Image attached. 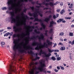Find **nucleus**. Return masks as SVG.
Listing matches in <instances>:
<instances>
[{
    "label": "nucleus",
    "instance_id": "nucleus-1",
    "mask_svg": "<svg viewBox=\"0 0 74 74\" xmlns=\"http://www.w3.org/2000/svg\"><path fill=\"white\" fill-rule=\"evenodd\" d=\"M13 56L12 61H11L12 64L10 65V67L8 70L9 73L8 74H12V72H15V70L14 69H15V67L12 65V64L14 63H16V61L15 60L16 54L14 53L13 54Z\"/></svg>",
    "mask_w": 74,
    "mask_h": 74
},
{
    "label": "nucleus",
    "instance_id": "nucleus-2",
    "mask_svg": "<svg viewBox=\"0 0 74 74\" xmlns=\"http://www.w3.org/2000/svg\"><path fill=\"white\" fill-rule=\"evenodd\" d=\"M19 39H18L14 41V45L13 47V49L14 50V51H15L16 49H19L18 50L20 52H21V53L26 52L25 50H21V49H22V47L19 46V45H21V44H18V42H19Z\"/></svg>",
    "mask_w": 74,
    "mask_h": 74
},
{
    "label": "nucleus",
    "instance_id": "nucleus-3",
    "mask_svg": "<svg viewBox=\"0 0 74 74\" xmlns=\"http://www.w3.org/2000/svg\"><path fill=\"white\" fill-rule=\"evenodd\" d=\"M38 38V39L40 40H44V36L43 35V34H41L40 35V37L38 36H33L30 38L29 36H28L26 38L27 39V41L26 42V44H29V41H30L29 40H33L34 39H36L37 38Z\"/></svg>",
    "mask_w": 74,
    "mask_h": 74
},
{
    "label": "nucleus",
    "instance_id": "nucleus-4",
    "mask_svg": "<svg viewBox=\"0 0 74 74\" xmlns=\"http://www.w3.org/2000/svg\"><path fill=\"white\" fill-rule=\"evenodd\" d=\"M39 10V8H38V9H36V12H35L33 14H32L31 12H29L28 13V14L30 16H34V18H36V17H38V13H39L38 15H40V16L41 17H42V14H41L40 13V12L39 11H37L38 10Z\"/></svg>",
    "mask_w": 74,
    "mask_h": 74
},
{
    "label": "nucleus",
    "instance_id": "nucleus-5",
    "mask_svg": "<svg viewBox=\"0 0 74 74\" xmlns=\"http://www.w3.org/2000/svg\"><path fill=\"white\" fill-rule=\"evenodd\" d=\"M48 48V45L47 44H46V43L45 42L44 43V45H42L41 43H39V45H37L36 47L35 48V50H37L38 51H39L40 49H41L42 48Z\"/></svg>",
    "mask_w": 74,
    "mask_h": 74
},
{
    "label": "nucleus",
    "instance_id": "nucleus-6",
    "mask_svg": "<svg viewBox=\"0 0 74 74\" xmlns=\"http://www.w3.org/2000/svg\"><path fill=\"white\" fill-rule=\"evenodd\" d=\"M25 16L26 17L24 18V21L23 23V25L25 26V27H28V28H29L30 29H31V28H32V29H35V27L34 26H30V25H26V19H28V16Z\"/></svg>",
    "mask_w": 74,
    "mask_h": 74
},
{
    "label": "nucleus",
    "instance_id": "nucleus-7",
    "mask_svg": "<svg viewBox=\"0 0 74 74\" xmlns=\"http://www.w3.org/2000/svg\"><path fill=\"white\" fill-rule=\"evenodd\" d=\"M9 14H10L11 15V23H12L13 22L15 23L16 22V20L15 18H14V17L15 16V12L14 11H11L9 13Z\"/></svg>",
    "mask_w": 74,
    "mask_h": 74
},
{
    "label": "nucleus",
    "instance_id": "nucleus-8",
    "mask_svg": "<svg viewBox=\"0 0 74 74\" xmlns=\"http://www.w3.org/2000/svg\"><path fill=\"white\" fill-rule=\"evenodd\" d=\"M35 21L40 22L41 24V26L42 27L43 29H45V27H46V26H45V25L44 24V23L43 22H42V20H41V19H39L38 18H35V19L34 20V22H35Z\"/></svg>",
    "mask_w": 74,
    "mask_h": 74
},
{
    "label": "nucleus",
    "instance_id": "nucleus-9",
    "mask_svg": "<svg viewBox=\"0 0 74 74\" xmlns=\"http://www.w3.org/2000/svg\"><path fill=\"white\" fill-rule=\"evenodd\" d=\"M41 54H44V55H45V56L44 57H49L50 56H51V54L50 53H48V54H47V53H46L42 51V50H41L40 51L39 55H41Z\"/></svg>",
    "mask_w": 74,
    "mask_h": 74
},
{
    "label": "nucleus",
    "instance_id": "nucleus-10",
    "mask_svg": "<svg viewBox=\"0 0 74 74\" xmlns=\"http://www.w3.org/2000/svg\"><path fill=\"white\" fill-rule=\"evenodd\" d=\"M40 64H41V68H38V69L39 70L40 72H42V71H43L44 70L43 69V67H45V65L44 64H42V62H40Z\"/></svg>",
    "mask_w": 74,
    "mask_h": 74
},
{
    "label": "nucleus",
    "instance_id": "nucleus-11",
    "mask_svg": "<svg viewBox=\"0 0 74 74\" xmlns=\"http://www.w3.org/2000/svg\"><path fill=\"white\" fill-rule=\"evenodd\" d=\"M13 31L15 33L19 32L20 31H21V30H22V28H20L18 29H16V26H14L13 27Z\"/></svg>",
    "mask_w": 74,
    "mask_h": 74
},
{
    "label": "nucleus",
    "instance_id": "nucleus-12",
    "mask_svg": "<svg viewBox=\"0 0 74 74\" xmlns=\"http://www.w3.org/2000/svg\"><path fill=\"white\" fill-rule=\"evenodd\" d=\"M51 18H52V15H50L49 16L48 18H46L44 21L45 22H46L47 23H48V22L49 21V20H50V19H51Z\"/></svg>",
    "mask_w": 74,
    "mask_h": 74
},
{
    "label": "nucleus",
    "instance_id": "nucleus-13",
    "mask_svg": "<svg viewBox=\"0 0 74 74\" xmlns=\"http://www.w3.org/2000/svg\"><path fill=\"white\" fill-rule=\"evenodd\" d=\"M47 49L48 50V51H49V52H50V53H51V52H59V50H56L55 49L53 50V49H49V48H48Z\"/></svg>",
    "mask_w": 74,
    "mask_h": 74
},
{
    "label": "nucleus",
    "instance_id": "nucleus-14",
    "mask_svg": "<svg viewBox=\"0 0 74 74\" xmlns=\"http://www.w3.org/2000/svg\"><path fill=\"white\" fill-rule=\"evenodd\" d=\"M32 46H37V45H40V43L34 41L32 42Z\"/></svg>",
    "mask_w": 74,
    "mask_h": 74
},
{
    "label": "nucleus",
    "instance_id": "nucleus-15",
    "mask_svg": "<svg viewBox=\"0 0 74 74\" xmlns=\"http://www.w3.org/2000/svg\"><path fill=\"white\" fill-rule=\"evenodd\" d=\"M56 23L54 22L53 21H52L50 22V25L49 27H53V25H56Z\"/></svg>",
    "mask_w": 74,
    "mask_h": 74
},
{
    "label": "nucleus",
    "instance_id": "nucleus-16",
    "mask_svg": "<svg viewBox=\"0 0 74 74\" xmlns=\"http://www.w3.org/2000/svg\"><path fill=\"white\" fill-rule=\"evenodd\" d=\"M45 1L43 2L42 4H44V5H46V6L48 5H53V4H52V2H50L49 3H45Z\"/></svg>",
    "mask_w": 74,
    "mask_h": 74
},
{
    "label": "nucleus",
    "instance_id": "nucleus-17",
    "mask_svg": "<svg viewBox=\"0 0 74 74\" xmlns=\"http://www.w3.org/2000/svg\"><path fill=\"white\" fill-rule=\"evenodd\" d=\"M14 1H15V0H10L9 1H8V4L9 5L11 4H12V3H13V2H14Z\"/></svg>",
    "mask_w": 74,
    "mask_h": 74
},
{
    "label": "nucleus",
    "instance_id": "nucleus-18",
    "mask_svg": "<svg viewBox=\"0 0 74 74\" xmlns=\"http://www.w3.org/2000/svg\"><path fill=\"white\" fill-rule=\"evenodd\" d=\"M24 49L25 50H27V49H33V47H31L30 46H28L27 47H24Z\"/></svg>",
    "mask_w": 74,
    "mask_h": 74
},
{
    "label": "nucleus",
    "instance_id": "nucleus-19",
    "mask_svg": "<svg viewBox=\"0 0 74 74\" xmlns=\"http://www.w3.org/2000/svg\"><path fill=\"white\" fill-rule=\"evenodd\" d=\"M22 34H14L13 36V37L14 38H15V37H20Z\"/></svg>",
    "mask_w": 74,
    "mask_h": 74
},
{
    "label": "nucleus",
    "instance_id": "nucleus-20",
    "mask_svg": "<svg viewBox=\"0 0 74 74\" xmlns=\"http://www.w3.org/2000/svg\"><path fill=\"white\" fill-rule=\"evenodd\" d=\"M32 31H33V29H29L28 31V33L25 34V36H26V35L29 36V35H30V33H29V32H32Z\"/></svg>",
    "mask_w": 74,
    "mask_h": 74
},
{
    "label": "nucleus",
    "instance_id": "nucleus-21",
    "mask_svg": "<svg viewBox=\"0 0 74 74\" xmlns=\"http://www.w3.org/2000/svg\"><path fill=\"white\" fill-rule=\"evenodd\" d=\"M36 4L37 5H39L40 6H38L36 5V8H40V7H42V6H41V5H42V3H36Z\"/></svg>",
    "mask_w": 74,
    "mask_h": 74
},
{
    "label": "nucleus",
    "instance_id": "nucleus-22",
    "mask_svg": "<svg viewBox=\"0 0 74 74\" xmlns=\"http://www.w3.org/2000/svg\"><path fill=\"white\" fill-rule=\"evenodd\" d=\"M64 20V19L63 18H62V19L60 18L57 21V22L58 23H60V22H61L62 21H63Z\"/></svg>",
    "mask_w": 74,
    "mask_h": 74
},
{
    "label": "nucleus",
    "instance_id": "nucleus-23",
    "mask_svg": "<svg viewBox=\"0 0 74 74\" xmlns=\"http://www.w3.org/2000/svg\"><path fill=\"white\" fill-rule=\"evenodd\" d=\"M47 43H48V45H51L52 44V42H50V41L48 40H47Z\"/></svg>",
    "mask_w": 74,
    "mask_h": 74
},
{
    "label": "nucleus",
    "instance_id": "nucleus-24",
    "mask_svg": "<svg viewBox=\"0 0 74 74\" xmlns=\"http://www.w3.org/2000/svg\"><path fill=\"white\" fill-rule=\"evenodd\" d=\"M64 13H65V11L64 9H63L61 10V12H60V14L62 15H63Z\"/></svg>",
    "mask_w": 74,
    "mask_h": 74
},
{
    "label": "nucleus",
    "instance_id": "nucleus-25",
    "mask_svg": "<svg viewBox=\"0 0 74 74\" xmlns=\"http://www.w3.org/2000/svg\"><path fill=\"white\" fill-rule=\"evenodd\" d=\"M5 45V42H1V46L2 48H3L4 46L3 45Z\"/></svg>",
    "mask_w": 74,
    "mask_h": 74
},
{
    "label": "nucleus",
    "instance_id": "nucleus-26",
    "mask_svg": "<svg viewBox=\"0 0 74 74\" xmlns=\"http://www.w3.org/2000/svg\"><path fill=\"white\" fill-rule=\"evenodd\" d=\"M34 32L36 33H37V34H40V32L39 31H37V30L35 29L34 30Z\"/></svg>",
    "mask_w": 74,
    "mask_h": 74
},
{
    "label": "nucleus",
    "instance_id": "nucleus-27",
    "mask_svg": "<svg viewBox=\"0 0 74 74\" xmlns=\"http://www.w3.org/2000/svg\"><path fill=\"white\" fill-rule=\"evenodd\" d=\"M8 9L9 10H13V9H14V6H12L10 7H9L8 8Z\"/></svg>",
    "mask_w": 74,
    "mask_h": 74
},
{
    "label": "nucleus",
    "instance_id": "nucleus-28",
    "mask_svg": "<svg viewBox=\"0 0 74 74\" xmlns=\"http://www.w3.org/2000/svg\"><path fill=\"white\" fill-rule=\"evenodd\" d=\"M40 57H38V56H36L35 58L34 59V60H37V59L38 60H39L40 59Z\"/></svg>",
    "mask_w": 74,
    "mask_h": 74
},
{
    "label": "nucleus",
    "instance_id": "nucleus-29",
    "mask_svg": "<svg viewBox=\"0 0 74 74\" xmlns=\"http://www.w3.org/2000/svg\"><path fill=\"white\" fill-rule=\"evenodd\" d=\"M10 34L9 32H8L4 35V36L5 37V36H8L10 35Z\"/></svg>",
    "mask_w": 74,
    "mask_h": 74
},
{
    "label": "nucleus",
    "instance_id": "nucleus-30",
    "mask_svg": "<svg viewBox=\"0 0 74 74\" xmlns=\"http://www.w3.org/2000/svg\"><path fill=\"white\" fill-rule=\"evenodd\" d=\"M20 2H23L24 3V2H27L28 1V0H20Z\"/></svg>",
    "mask_w": 74,
    "mask_h": 74
},
{
    "label": "nucleus",
    "instance_id": "nucleus-31",
    "mask_svg": "<svg viewBox=\"0 0 74 74\" xmlns=\"http://www.w3.org/2000/svg\"><path fill=\"white\" fill-rule=\"evenodd\" d=\"M61 50H62V51H64V50H65L66 49V48L64 47H62L60 48Z\"/></svg>",
    "mask_w": 74,
    "mask_h": 74
},
{
    "label": "nucleus",
    "instance_id": "nucleus-32",
    "mask_svg": "<svg viewBox=\"0 0 74 74\" xmlns=\"http://www.w3.org/2000/svg\"><path fill=\"white\" fill-rule=\"evenodd\" d=\"M58 2H56L54 4L52 3L53 5H50V6H53V5H57L58 4Z\"/></svg>",
    "mask_w": 74,
    "mask_h": 74
},
{
    "label": "nucleus",
    "instance_id": "nucleus-33",
    "mask_svg": "<svg viewBox=\"0 0 74 74\" xmlns=\"http://www.w3.org/2000/svg\"><path fill=\"white\" fill-rule=\"evenodd\" d=\"M51 59L55 61V60H56V58H55V57H53V56L51 58Z\"/></svg>",
    "mask_w": 74,
    "mask_h": 74
},
{
    "label": "nucleus",
    "instance_id": "nucleus-34",
    "mask_svg": "<svg viewBox=\"0 0 74 74\" xmlns=\"http://www.w3.org/2000/svg\"><path fill=\"white\" fill-rule=\"evenodd\" d=\"M30 8L32 9V10L33 11H34V6L32 7H30Z\"/></svg>",
    "mask_w": 74,
    "mask_h": 74
},
{
    "label": "nucleus",
    "instance_id": "nucleus-35",
    "mask_svg": "<svg viewBox=\"0 0 74 74\" xmlns=\"http://www.w3.org/2000/svg\"><path fill=\"white\" fill-rule=\"evenodd\" d=\"M52 32H53V29L51 28L50 29V31L49 32V33H52Z\"/></svg>",
    "mask_w": 74,
    "mask_h": 74
},
{
    "label": "nucleus",
    "instance_id": "nucleus-36",
    "mask_svg": "<svg viewBox=\"0 0 74 74\" xmlns=\"http://www.w3.org/2000/svg\"><path fill=\"white\" fill-rule=\"evenodd\" d=\"M69 36H73V33L71 32L69 33Z\"/></svg>",
    "mask_w": 74,
    "mask_h": 74
},
{
    "label": "nucleus",
    "instance_id": "nucleus-37",
    "mask_svg": "<svg viewBox=\"0 0 74 74\" xmlns=\"http://www.w3.org/2000/svg\"><path fill=\"white\" fill-rule=\"evenodd\" d=\"M2 9L3 10H7V8L6 7H3L2 8Z\"/></svg>",
    "mask_w": 74,
    "mask_h": 74
},
{
    "label": "nucleus",
    "instance_id": "nucleus-38",
    "mask_svg": "<svg viewBox=\"0 0 74 74\" xmlns=\"http://www.w3.org/2000/svg\"><path fill=\"white\" fill-rule=\"evenodd\" d=\"M26 11H27V9L25 8L24 9V10H23V12H25V13H26Z\"/></svg>",
    "mask_w": 74,
    "mask_h": 74
},
{
    "label": "nucleus",
    "instance_id": "nucleus-39",
    "mask_svg": "<svg viewBox=\"0 0 74 74\" xmlns=\"http://www.w3.org/2000/svg\"><path fill=\"white\" fill-rule=\"evenodd\" d=\"M57 60H61V58H60V57H58L57 58Z\"/></svg>",
    "mask_w": 74,
    "mask_h": 74
},
{
    "label": "nucleus",
    "instance_id": "nucleus-40",
    "mask_svg": "<svg viewBox=\"0 0 74 74\" xmlns=\"http://www.w3.org/2000/svg\"><path fill=\"white\" fill-rule=\"evenodd\" d=\"M54 71H55V72H56V73H57V72H58L59 71V70H57L56 69H55L53 70Z\"/></svg>",
    "mask_w": 74,
    "mask_h": 74
},
{
    "label": "nucleus",
    "instance_id": "nucleus-41",
    "mask_svg": "<svg viewBox=\"0 0 74 74\" xmlns=\"http://www.w3.org/2000/svg\"><path fill=\"white\" fill-rule=\"evenodd\" d=\"M7 29H9V30H11V29H12V28L11 27H7Z\"/></svg>",
    "mask_w": 74,
    "mask_h": 74
},
{
    "label": "nucleus",
    "instance_id": "nucleus-42",
    "mask_svg": "<svg viewBox=\"0 0 74 74\" xmlns=\"http://www.w3.org/2000/svg\"><path fill=\"white\" fill-rule=\"evenodd\" d=\"M60 36H63L64 35V33L63 32H61L60 34Z\"/></svg>",
    "mask_w": 74,
    "mask_h": 74
},
{
    "label": "nucleus",
    "instance_id": "nucleus-43",
    "mask_svg": "<svg viewBox=\"0 0 74 74\" xmlns=\"http://www.w3.org/2000/svg\"><path fill=\"white\" fill-rule=\"evenodd\" d=\"M56 11L58 12H59L60 11V9H58L56 10Z\"/></svg>",
    "mask_w": 74,
    "mask_h": 74
},
{
    "label": "nucleus",
    "instance_id": "nucleus-44",
    "mask_svg": "<svg viewBox=\"0 0 74 74\" xmlns=\"http://www.w3.org/2000/svg\"><path fill=\"white\" fill-rule=\"evenodd\" d=\"M53 19H55V18H56V16H55V15H54L53 16Z\"/></svg>",
    "mask_w": 74,
    "mask_h": 74
},
{
    "label": "nucleus",
    "instance_id": "nucleus-45",
    "mask_svg": "<svg viewBox=\"0 0 74 74\" xmlns=\"http://www.w3.org/2000/svg\"><path fill=\"white\" fill-rule=\"evenodd\" d=\"M65 18V19H71V17H66Z\"/></svg>",
    "mask_w": 74,
    "mask_h": 74
},
{
    "label": "nucleus",
    "instance_id": "nucleus-46",
    "mask_svg": "<svg viewBox=\"0 0 74 74\" xmlns=\"http://www.w3.org/2000/svg\"><path fill=\"white\" fill-rule=\"evenodd\" d=\"M39 73V71H36L35 72V74H38Z\"/></svg>",
    "mask_w": 74,
    "mask_h": 74
},
{
    "label": "nucleus",
    "instance_id": "nucleus-47",
    "mask_svg": "<svg viewBox=\"0 0 74 74\" xmlns=\"http://www.w3.org/2000/svg\"><path fill=\"white\" fill-rule=\"evenodd\" d=\"M30 53L31 54H32L33 55V54H34V53H33V51H31L30 52Z\"/></svg>",
    "mask_w": 74,
    "mask_h": 74
},
{
    "label": "nucleus",
    "instance_id": "nucleus-48",
    "mask_svg": "<svg viewBox=\"0 0 74 74\" xmlns=\"http://www.w3.org/2000/svg\"><path fill=\"white\" fill-rule=\"evenodd\" d=\"M60 5H61V6L63 5V2H61L60 4Z\"/></svg>",
    "mask_w": 74,
    "mask_h": 74
},
{
    "label": "nucleus",
    "instance_id": "nucleus-49",
    "mask_svg": "<svg viewBox=\"0 0 74 74\" xmlns=\"http://www.w3.org/2000/svg\"><path fill=\"white\" fill-rule=\"evenodd\" d=\"M21 15V16H23L24 15V13H23V12H22Z\"/></svg>",
    "mask_w": 74,
    "mask_h": 74
},
{
    "label": "nucleus",
    "instance_id": "nucleus-50",
    "mask_svg": "<svg viewBox=\"0 0 74 74\" xmlns=\"http://www.w3.org/2000/svg\"><path fill=\"white\" fill-rule=\"evenodd\" d=\"M44 10H48V8H44L43 9Z\"/></svg>",
    "mask_w": 74,
    "mask_h": 74
},
{
    "label": "nucleus",
    "instance_id": "nucleus-51",
    "mask_svg": "<svg viewBox=\"0 0 74 74\" xmlns=\"http://www.w3.org/2000/svg\"><path fill=\"white\" fill-rule=\"evenodd\" d=\"M62 23H66V21L65 20H64V21L63 20V21H62Z\"/></svg>",
    "mask_w": 74,
    "mask_h": 74
},
{
    "label": "nucleus",
    "instance_id": "nucleus-52",
    "mask_svg": "<svg viewBox=\"0 0 74 74\" xmlns=\"http://www.w3.org/2000/svg\"><path fill=\"white\" fill-rule=\"evenodd\" d=\"M59 14H56V17L58 18V17H59Z\"/></svg>",
    "mask_w": 74,
    "mask_h": 74
},
{
    "label": "nucleus",
    "instance_id": "nucleus-53",
    "mask_svg": "<svg viewBox=\"0 0 74 74\" xmlns=\"http://www.w3.org/2000/svg\"><path fill=\"white\" fill-rule=\"evenodd\" d=\"M57 45V44H56V43H55L53 46V47H56V46Z\"/></svg>",
    "mask_w": 74,
    "mask_h": 74
},
{
    "label": "nucleus",
    "instance_id": "nucleus-54",
    "mask_svg": "<svg viewBox=\"0 0 74 74\" xmlns=\"http://www.w3.org/2000/svg\"><path fill=\"white\" fill-rule=\"evenodd\" d=\"M32 4L33 5H34V4H35V2H33V1H32L31 2Z\"/></svg>",
    "mask_w": 74,
    "mask_h": 74
},
{
    "label": "nucleus",
    "instance_id": "nucleus-55",
    "mask_svg": "<svg viewBox=\"0 0 74 74\" xmlns=\"http://www.w3.org/2000/svg\"><path fill=\"white\" fill-rule=\"evenodd\" d=\"M18 25H19V24H18V23L17 22L16 24V26H18Z\"/></svg>",
    "mask_w": 74,
    "mask_h": 74
},
{
    "label": "nucleus",
    "instance_id": "nucleus-56",
    "mask_svg": "<svg viewBox=\"0 0 74 74\" xmlns=\"http://www.w3.org/2000/svg\"><path fill=\"white\" fill-rule=\"evenodd\" d=\"M30 73H31V74H34V71L33 70L32 72H30Z\"/></svg>",
    "mask_w": 74,
    "mask_h": 74
},
{
    "label": "nucleus",
    "instance_id": "nucleus-57",
    "mask_svg": "<svg viewBox=\"0 0 74 74\" xmlns=\"http://www.w3.org/2000/svg\"><path fill=\"white\" fill-rule=\"evenodd\" d=\"M13 34V32H11L10 33V36H12Z\"/></svg>",
    "mask_w": 74,
    "mask_h": 74
},
{
    "label": "nucleus",
    "instance_id": "nucleus-58",
    "mask_svg": "<svg viewBox=\"0 0 74 74\" xmlns=\"http://www.w3.org/2000/svg\"><path fill=\"white\" fill-rule=\"evenodd\" d=\"M61 69L62 70H64V67L62 66L61 67Z\"/></svg>",
    "mask_w": 74,
    "mask_h": 74
},
{
    "label": "nucleus",
    "instance_id": "nucleus-59",
    "mask_svg": "<svg viewBox=\"0 0 74 74\" xmlns=\"http://www.w3.org/2000/svg\"><path fill=\"white\" fill-rule=\"evenodd\" d=\"M43 71V72H44V73L45 74L47 73V71H46L45 70H44Z\"/></svg>",
    "mask_w": 74,
    "mask_h": 74
},
{
    "label": "nucleus",
    "instance_id": "nucleus-60",
    "mask_svg": "<svg viewBox=\"0 0 74 74\" xmlns=\"http://www.w3.org/2000/svg\"><path fill=\"white\" fill-rule=\"evenodd\" d=\"M57 68L58 70H60V67L59 66H57Z\"/></svg>",
    "mask_w": 74,
    "mask_h": 74
},
{
    "label": "nucleus",
    "instance_id": "nucleus-61",
    "mask_svg": "<svg viewBox=\"0 0 74 74\" xmlns=\"http://www.w3.org/2000/svg\"><path fill=\"white\" fill-rule=\"evenodd\" d=\"M74 44V42L73 41L72 42H71V45H73Z\"/></svg>",
    "mask_w": 74,
    "mask_h": 74
},
{
    "label": "nucleus",
    "instance_id": "nucleus-62",
    "mask_svg": "<svg viewBox=\"0 0 74 74\" xmlns=\"http://www.w3.org/2000/svg\"><path fill=\"white\" fill-rule=\"evenodd\" d=\"M56 58H58V57H59V55H56Z\"/></svg>",
    "mask_w": 74,
    "mask_h": 74
},
{
    "label": "nucleus",
    "instance_id": "nucleus-63",
    "mask_svg": "<svg viewBox=\"0 0 74 74\" xmlns=\"http://www.w3.org/2000/svg\"><path fill=\"white\" fill-rule=\"evenodd\" d=\"M3 32V29L0 30V32Z\"/></svg>",
    "mask_w": 74,
    "mask_h": 74
},
{
    "label": "nucleus",
    "instance_id": "nucleus-64",
    "mask_svg": "<svg viewBox=\"0 0 74 74\" xmlns=\"http://www.w3.org/2000/svg\"><path fill=\"white\" fill-rule=\"evenodd\" d=\"M71 42H71V41H69V44H71Z\"/></svg>",
    "mask_w": 74,
    "mask_h": 74
}]
</instances>
